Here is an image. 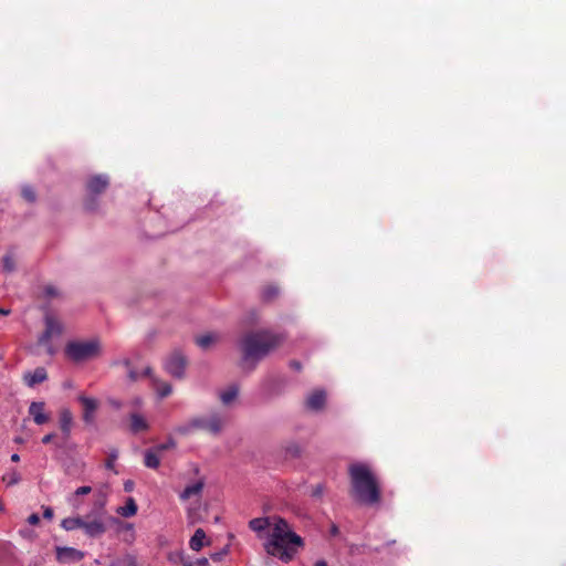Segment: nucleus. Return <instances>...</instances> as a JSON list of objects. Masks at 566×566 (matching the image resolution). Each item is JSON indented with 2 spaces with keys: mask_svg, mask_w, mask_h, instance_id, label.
<instances>
[{
  "mask_svg": "<svg viewBox=\"0 0 566 566\" xmlns=\"http://www.w3.org/2000/svg\"><path fill=\"white\" fill-rule=\"evenodd\" d=\"M124 517H130L136 514L137 505L133 497H128L126 504L117 511Z\"/></svg>",
  "mask_w": 566,
  "mask_h": 566,
  "instance_id": "5701e85b",
  "label": "nucleus"
},
{
  "mask_svg": "<svg viewBox=\"0 0 566 566\" xmlns=\"http://www.w3.org/2000/svg\"><path fill=\"white\" fill-rule=\"evenodd\" d=\"M144 464L149 469H157L160 464L159 453L155 449L145 451Z\"/></svg>",
  "mask_w": 566,
  "mask_h": 566,
  "instance_id": "6ab92c4d",
  "label": "nucleus"
},
{
  "mask_svg": "<svg viewBox=\"0 0 566 566\" xmlns=\"http://www.w3.org/2000/svg\"><path fill=\"white\" fill-rule=\"evenodd\" d=\"M2 510V505L0 504V511Z\"/></svg>",
  "mask_w": 566,
  "mask_h": 566,
  "instance_id": "4d7b16f0",
  "label": "nucleus"
},
{
  "mask_svg": "<svg viewBox=\"0 0 566 566\" xmlns=\"http://www.w3.org/2000/svg\"><path fill=\"white\" fill-rule=\"evenodd\" d=\"M72 421H73V418H72V413L70 412V410H67V409L63 410L60 415V427H61V430L63 431V433L65 434V437L70 436Z\"/></svg>",
  "mask_w": 566,
  "mask_h": 566,
  "instance_id": "aec40b11",
  "label": "nucleus"
},
{
  "mask_svg": "<svg viewBox=\"0 0 566 566\" xmlns=\"http://www.w3.org/2000/svg\"><path fill=\"white\" fill-rule=\"evenodd\" d=\"M83 525H84L83 517H67V518H64L61 523V526L65 531H74L76 528H82Z\"/></svg>",
  "mask_w": 566,
  "mask_h": 566,
  "instance_id": "b1692460",
  "label": "nucleus"
},
{
  "mask_svg": "<svg viewBox=\"0 0 566 566\" xmlns=\"http://www.w3.org/2000/svg\"><path fill=\"white\" fill-rule=\"evenodd\" d=\"M134 489V482L130 481V480H127L125 483H124V490L126 492H132Z\"/></svg>",
  "mask_w": 566,
  "mask_h": 566,
  "instance_id": "a19ab883",
  "label": "nucleus"
},
{
  "mask_svg": "<svg viewBox=\"0 0 566 566\" xmlns=\"http://www.w3.org/2000/svg\"><path fill=\"white\" fill-rule=\"evenodd\" d=\"M130 403H132V406H133V407H135V408H139V407L142 406V403H143V400H142V398L136 397V398H134V399L132 400V402H130Z\"/></svg>",
  "mask_w": 566,
  "mask_h": 566,
  "instance_id": "79ce46f5",
  "label": "nucleus"
},
{
  "mask_svg": "<svg viewBox=\"0 0 566 566\" xmlns=\"http://www.w3.org/2000/svg\"><path fill=\"white\" fill-rule=\"evenodd\" d=\"M207 559L206 558H202L199 560V565L198 566H205L207 564Z\"/></svg>",
  "mask_w": 566,
  "mask_h": 566,
  "instance_id": "864d4df0",
  "label": "nucleus"
},
{
  "mask_svg": "<svg viewBox=\"0 0 566 566\" xmlns=\"http://www.w3.org/2000/svg\"><path fill=\"white\" fill-rule=\"evenodd\" d=\"M2 480L7 483L8 486L15 485L21 481V475L12 470L3 475Z\"/></svg>",
  "mask_w": 566,
  "mask_h": 566,
  "instance_id": "cd10ccee",
  "label": "nucleus"
},
{
  "mask_svg": "<svg viewBox=\"0 0 566 566\" xmlns=\"http://www.w3.org/2000/svg\"><path fill=\"white\" fill-rule=\"evenodd\" d=\"M224 553L223 552H220V553H216L213 554L211 557H212V560L214 563H220L221 562V556L223 555Z\"/></svg>",
  "mask_w": 566,
  "mask_h": 566,
  "instance_id": "a18cd8bd",
  "label": "nucleus"
},
{
  "mask_svg": "<svg viewBox=\"0 0 566 566\" xmlns=\"http://www.w3.org/2000/svg\"><path fill=\"white\" fill-rule=\"evenodd\" d=\"M326 403V391L324 389H315L308 394L305 400V407L311 411H321Z\"/></svg>",
  "mask_w": 566,
  "mask_h": 566,
  "instance_id": "9d476101",
  "label": "nucleus"
},
{
  "mask_svg": "<svg viewBox=\"0 0 566 566\" xmlns=\"http://www.w3.org/2000/svg\"><path fill=\"white\" fill-rule=\"evenodd\" d=\"M45 329L39 337V344L48 346V353L54 354V349L50 345V340L54 336H60L63 332V326L57 318L51 314H46L44 317Z\"/></svg>",
  "mask_w": 566,
  "mask_h": 566,
  "instance_id": "0eeeda50",
  "label": "nucleus"
},
{
  "mask_svg": "<svg viewBox=\"0 0 566 566\" xmlns=\"http://www.w3.org/2000/svg\"><path fill=\"white\" fill-rule=\"evenodd\" d=\"M169 560L174 564H181V566H192L191 563L185 560L184 554L180 552L171 553Z\"/></svg>",
  "mask_w": 566,
  "mask_h": 566,
  "instance_id": "c85d7f7f",
  "label": "nucleus"
},
{
  "mask_svg": "<svg viewBox=\"0 0 566 566\" xmlns=\"http://www.w3.org/2000/svg\"><path fill=\"white\" fill-rule=\"evenodd\" d=\"M48 374L46 370L43 367H38L33 371L25 373L23 376L24 382L29 387H34L38 384L43 382L46 380Z\"/></svg>",
  "mask_w": 566,
  "mask_h": 566,
  "instance_id": "4468645a",
  "label": "nucleus"
},
{
  "mask_svg": "<svg viewBox=\"0 0 566 566\" xmlns=\"http://www.w3.org/2000/svg\"><path fill=\"white\" fill-rule=\"evenodd\" d=\"M283 340V335L269 329L245 333L238 343L241 350L240 366L252 371L259 361L275 349Z\"/></svg>",
  "mask_w": 566,
  "mask_h": 566,
  "instance_id": "f03ea898",
  "label": "nucleus"
},
{
  "mask_svg": "<svg viewBox=\"0 0 566 566\" xmlns=\"http://www.w3.org/2000/svg\"><path fill=\"white\" fill-rule=\"evenodd\" d=\"M29 413L32 416L36 424H43L48 421V416L44 413V403L33 401L29 407Z\"/></svg>",
  "mask_w": 566,
  "mask_h": 566,
  "instance_id": "dca6fc26",
  "label": "nucleus"
},
{
  "mask_svg": "<svg viewBox=\"0 0 566 566\" xmlns=\"http://www.w3.org/2000/svg\"><path fill=\"white\" fill-rule=\"evenodd\" d=\"M32 533H33V532H32V531H30V530H21V531H20V534H21L23 537H25V538L31 537V536H32Z\"/></svg>",
  "mask_w": 566,
  "mask_h": 566,
  "instance_id": "de8ad7c7",
  "label": "nucleus"
},
{
  "mask_svg": "<svg viewBox=\"0 0 566 566\" xmlns=\"http://www.w3.org/2000/svg\"><path fill=\"white\" fill-rule=\"evenodd\" d=\"M53 515H54L53 510L50 506L44 507V510H43V517L44 518L52 520Z\"/></svg>",
  "mask_w": 566,
  "mask_h": 566,
  "instance_id": "e433bc0d",
  "label": "nucleus"
},
{
  "mask_svg": "<svg viewBox=\"0 0 566 566\" xmlns=\"http://www.w3.org/2000/svg\"><path fill=\"white\" fill-rule=\"evenodd\" d=\"M348 473L355 497L364 504H375L380 500V488L377 478L366 463H353Z\"/></svg>",
  "mask_w": 566,
  "mask_h": 566,
  "instance_id": "7ed1b4c3",
  "label": "nucleus"
},
{
  "mask_svg": "<svg viewBox=\"0 0 566 566\" xmlns=\"http://www.w3.org/2000/svg\"><path fill=\"white\" fill-rule=\"evenodd\" d=\"M249 527L262 537L270 530L263 544L268 555L289 564L304 546V539L293 532L289 522L280 516L255 517L249 522Z\"/></svg>",
  "mask_w": 566,
  "mask_h": 566,
  "instance_id": "f257e3e1",
  "label": "nucleus"
},
{
  "mask_svg": "<svg viewBox=\"0 0 566 566\" xmlns=\"http://www.w3.org/2000/svg\"><path fill=\"white\" fill-rule=\"evenodd\" d=\"M53 438H54L53 433L45 434L42 438V443L48 444V443H50L53 440Z\"/></svg>",
  "mask_w": 566,
  "mask_h": 566,
  "instance_id": "37998d69",
  "label": "nucleus"
},
{
  "mask_svg": "<svg viewBox=\"0 0 566 566\" xmlns=\"http://www.w3.org/2000/svg\"><path fill=\"white\" fill-rule=\"evenodd\" d=\"M84 554L73 547H57L56 559L61 564H74L82 560Z\"/></svg>",
  "mask_w": 566,
  "mask_h": 566,
  "instance_id": "9b49d317",
  "label": "nucleus"
},
{
  "mask_svg": "<svg viewBox=\"0 0 566 566\" xmlns=\"http://www.w3.org/2000/svg\"><path fill=\"white\" fill-rule=\"evenodd\" d=\"M206 538V533L202 528L196 530L193 536L190 538L189 545L193 551H200L203 546V541Z\"/></svg>",
  "mask_w": 566,
  "mask_h": 566,
  "instance_id": "4be33fe9",
  "label": "nucleus"
},
{
  "mask_svg": "<svg viewBox=\"0 0 566 566\" xmlns=\"http://www.w3.org/2000/svg\"><path fill=\"white\" fill-rule=\"evenodd\" d=\"M154 384L155 389L160 398L168 397L172 391V388L168 382L154 379Z\"/></svg>",
  "mask_w": 566,
  "mask_h": 566,
  "instance_id": "a878e982",
  "label": "nucleus"
},
{
  "mask_svg": "<svg viewBox=\"0 0 566 566\" xmlns=\"http://www.w3.org/2000/svg\"><path fill=\"white\" fill-rule=\"evenodd\" d=\"M114 365H123L127 370L130 369V360L128 358H124L122 360L114 361Z\"/></svg>",
  "mask_w": 566,
  "mask_h": 566,
  "instance_id": "4c0bfd02",
  "label": "nucleus"
},
{
  "mask_svg": "<svg viewBox=\"0 0 566 566\" xmlns=\"http://www.w3.org/2000/svg\"><path fill=\"white\" fill-rule=\"evenodd\" d=\"M109 403H111V406H113L116 409H120L122 408V402L118 401V400L109 399Z\"/></svg>",
  "mask_w": 566,
  "mask_h": 566,
  "instance_id": "49530a36",
  "label": "nucleus"
},
{
  "mask_svg": "<svg viewBox=\"0 0 566 566\" xmlns=\"http://www.w3.org/2000/svg\"><path fill=\"white\" fill-rule=\"evenodd\" d=\"M290 366L291 368L295 369V370H301L302 366H301V363L300 361H296V360H292L290 363Z\"/></svg>",
  "mask_w": 566,
  "mask_h": 566,
  "instance_id": "c03bdc74",
  "label": "nucleus"
},
{
  "mask_svg": "<svg viewBox=\"0 0 566 566\" xmlns=\"http://www.w3.org/2000/svg\"><path fill=\"white\" fill-rule=\"evenodd\" d=\"M66 472H67L69 474H73V470H72L71 468H69V469L66 470Z\"/></svg>",
  "mask_w": 566,
  "mask_h": 566,
  "instance_id": "6e6d98bb",
  "label": "nucleus"
},
{
  "mask_svg": "<svg viewBox=\"0 0 566 566\" xmlns=\"http://www.w3.org/2000/svg\"><path fill=\"white\" fill-rule=\"evenodd\" d=\"M143 375L144 376H147V377H151V368L150 367H146L143 371Z\"/></svg>",
  "mask_w": 566,
  "mask_h": 566,
  "instance_id": "09e8293b",
  "label": "nucleus"
},
{
  "mask_svg": "<svg viewBox=\"0 0 566 566\" xmlns=\"http://www.w3.org/2000/svg\"><path fill=\"white\" fill-rule=\"evenodd\" d=\"M277 294H279V290L276 286H273V285L266 286L263 290V298L266 301L274 298Z\"/></svg>",
  "mask_w": 566,
  "mask_h": 566,
  "instance_id": "473e14b6",
  "label": "nucleus"
},
{
  "mask_svg": "<svg viewBox=\"0 0 566 566\" xmlns=\"http://www.w3.org/2000/svg\"><path fill=\"white\" fill-rule=\"evenodd\" d=\"M239 385L231 384L227 388L219 391V399L226 407L232 405L239 396Z\"/></svg>",
  "mask_w": 566,
  "mask_h": 566,
  "instance_id": "ddd939ff",
  "label": "nucleus"
},
{
  "mask_svg": "<svg viewBox=\"0 0 566 566\" xmlns=\"http://www.w3.org/2000/svg\"><path fill=\"white\" fill-rule=\"evenodd\" d=\"M78 401L83 406V420L85 423L91 424L95 420V411L98 408V401L95 398L85 395L78 396Z\"/></svg>",
  "mask_w": 566,
  "mask_h": 566,
  "instance_id": "1a4fd4ad",
  "label": "nucleus"
},
{
  "mask_svg": "<svg viewBox=\"0 0 566 566\" xmlns=\"http://www.w3.org/2000/svg\"><path fill=\"white\" fill-rule=\"evenodd\" d=\"M324 493V488L322 484H317L313 488L311 495L313 497H321Z\"/></svg>",
  "mask_w": 566,
  "mask_h": 566,
  "instance_id": "72a5a7b5",
  "label": "nucleus"
},
{
  "mask_svg": "<svg viewBox=\"0 0 566 566\" xmlns=\"http://www.w3.org/2000/svg\"><path fill=\"white\" fill-rule=\"evenodd\" d=\"M174 448H176V441L171 437H169L165 443L158 444L154 449L158 453H163V452H165L169 449H174Z\"/></svg>",
  "mask_w": 566,
  "mask_h": 566,
  "instance_id": "c756f323",
  "label": "nucleus"
},
{
  "mask_svg": "<svg viewBox=\"0 0 566 566\" xmlns=\"http://www.w3.org/2000/svg\"><path fill=\"white\" fill-rule=\"evenodd\" d=\"M44 296L48 298H55L61 296L60 290L54 285H46L43 290Z\"/></svg>",
  "mask_w": 566,
  "mask_h": 566,
  "instance_id": "7c9ffc66",
  "label": "nucleus"
},
{
  "mask_svg": "<svg viewBox=\"0 0 566 566\" xmlns=\"http://www.w3.org/2000/svg\"><path fill=\"white\" fill-rule=\"evenodd\" d=\"M105 505V499L104 496H101L96 502H95V507L98 510V511H102L103 507Z\"/></svg>",
  "mask_w": 566,
  "mask_h": 566,
  "instance_id": "ea45409f",
  "label": "nucleus"
},
{
  "mask_svg": "<svg viewBox=\"0 0 566 566\" xmlns=\"http://www.w3.org/2000/svg\"><path fill=\"white\" fill-rule=\"evenodd\" d=\"M128 378L132 380V381H136L138 378H139V374L134 370L133 368L128 369Z\"/></svg>",
  "mask_w": 566,
  "mask_h": 566,
  "instance_id": "58836bf2",
  "label": "nucleus"
},
{
  "mask_svg": "<svg viewBox=\"0 0 566 566\" xmlns=\"http://www.w3.org/2000/svg\"><path fill=\"white\" fill-rule=\"evenodd\" d=\"M205 486L203 480H199L195 483H191L185 488V490L180 493V499L182 501H187L192 496H198L201 494Z\"/></svg>",
  "mask_w": 566,
  "mask_h": 566,
  "instance_id": "f3484780",
  "label": "nucleus"
},
{
  "mask_svg": "<svg viewBox=\"0 0 566 566\" xmlns=\"http://www.w3.org/2000/svg\"><path fill=\"white\" fill-rule=\"evenodd\" d=\"M19 460H20V457H19V454H18V453H13V454L11 455V461H13V462H18Z\"/></svg>",
  "mask_w": 566,
  "mask_h": 566,
  "instance_id": "8fccbe9b",
  "label": "nucleus"
},
{
  "mask_svg": "<svg viewBox=\"0 0 566 566\" xmlns=\"http://www.w3.org/2000/svg\"><path fill=\"white\" fill-rule=\"evenodd\" d=\"M314 566H327L324 560H317Z\"/></svg>",
  "mask_w": 566,
  "mask_h": 566,
  "instance_id": "3c124183",
  "label": "nucleus"
},
{
  "mask_svg": "<svg viewBox=\"0 0 566 566\" xmlns=\"http://www.w3.org/2000/svg\"><path fill=\"white\" fill-rule=\"evenodd\" d=\"M226 416L219 411H212L207 416H196L174 428V433L187 437L198 430H205L212 436H218L226 424Z\"/></svg>",
  "mask_w": 566,
  "mask_h": 566,
  "instance_id": "20e7f679",
  "label": "nucleus"
},
{
  "mask_svg": "<svg viewBox=\"0 0 566 566\" xmlns=\"http://www.w3.org/2000/svg\"><path fill=\"white\" fill-rule=\"evenodd\" d=\"M109 186V177L106 174H96L87 177L85 182V195L83 199L84 209L88 212H96L101 207V197Z\"/></svg>",
  "mask_w": 566,
  "mask_h": 566,
  "instance_id": "39448f33",
  "label": "nucleus"
},
{
  "mask_svg": "<svg viewBox=\"0 0 566 566\" xmlns=\"http://www.w3.org/2000/svg\"><path fill=\"white\" fill-rule=\"evenodd\" d=\"M90 516L84 518V525L82 526L84 533L90 537H97L106 532V526L101 518H93L88 521Z\"/></svg>",
  "mask_w": 566,
  "mask_h": 566,
  "instance_id": "f8f14e48",
  "label": "nucleus"
},
{
  "mask_svg": "<svg viewBox=\"0 0 566 566\" xmlns=\"http://www.w3.org/2000/svg\"><path fill=\"white\" fill-rule=\"evenodd\" d=\"M21 195H22L23 199L30 203H33L36 200V193L31 186H28V185L23 186L21 189Z\"/></svg>",
  "mask_w": 566,
  "mask_h": 566,
  "instance_id": "bb28decb",
  "label": "nucleus"
},
{
  "mask_svg": "<svg viewBox=\"0 0 566 566\" xmlns=\"http://www.w3.org/2000/svg\"><path fill=\"white\" fill-rule=\"evenodd\" d=\"M0 314H2V315H8V314H9V311L3 310V308H0Z\"/></svg>",
  "mask_w": 566,
  "mask_h": 566,
  "instance_id": "5fc2aeb1",
  "label": "nucleus"
},
{
  "mask_svg": "<svg viewBox=\"0 0 566 566\" xmlns=\"http://www.w3.org/2000/svg\"><path fill=\"white\" fill-rule=\"evenodd\" d=\"M117 457H118V451L116 449H112L108 452V458H107V460L105 462V468L108 469V470H113L114 469V463L117 460Z\"/></svg>",
  "mask_w": 566,
  "mask_h": 566,
  "instance_id": "2f4dec72",
  "label": "nucleus"
},
{
  "mask_svg": "<svg viewBox=\"0 0 566 566\" xmlns=\"http://www.w3.org/2000/svg\"><path fill=\"white\" fill-rule=\"evenodd\" d=\"M28 523L30 525H38L40 523V516L36 513L31 514L28 517Z\"/></svg>",
  "mask_w": 566,
  "mask_h": 566,
  "instance_id": "c9c22d12",
  "label": "nucleus"
},
{
  "mask_svg": "<svg viewBox=\"0 0 566 566\" xmlns=\"http://www.w3.org/2000/svg\"><path fill=\"white\" fill-rule=\"evenodd\" d=\"M220 340V334L216 332H210L207 334H203L201 336H198L196 338V344L203 350L210 348L213 344L218 343Z\"/></svg>",
  "mask_w": 566,
  "mask_h": 566,
  "instance_id": "a211bd4d",
  "label": "nucleus"
},
{
  "mask_svg": "<svg viewBox=\"0 0 566 566\" xmlns=\"http://www.w3.org/2000/svg\"><path fill=\"white\" fill-rule=\"evenodd\" d=\"M284 452L287 458H300L303 452V447L297 441H289L284 447Z\"/></svg>",
  "mask_w": 566,
  "mask_h": 566,
  "instance_id": "412c9836",
  "label": "nucleus"
},
{
  "mask_svg": "<svg viewBox=\"0 0 566 566\" xmlns=\"http://www.w3.org/2000/svg\"><path fill=\"white\" fill-rule=\"evenodd\" d=\"M64 352L71 360L81 363L98 357L102 352V346L97 338L72 340L66 344Z\"/></svg>",
  "mask_w": 566,
  "mask_h": 566,
  "instance_id": "423d86ee",
  "label": "nucleus"
},
{
  "mask_svg": "<svg viewBox=\"0 0 566 566\" xmlns=\"http://www.w3.org/2000/svg\"><path fill=\"white\" fill-rule=\"evenodd\" d=\"M17 269V262L14 254L12 252H8L2 259V270L6 273H12Z\"/></svg>",
  "mask_w": 566,
  "mask_h": 566,
  "instance_id": "393cba45",
  "label": "nucleus"
},
{
  "mask_svg": "<svg viewBox=\"0 0 566 566\" xmlns=\"http://www.w3.org/2000/svg\"><path fill=\"white\" fill-rule=\"evenodd\" d=\"M165 367L170 375L181 378L185 374L186 358L180 352H175L166 360Z\"/></svg>",
  "mask_w": 566,
  "mask_h": 566,
  "instance_id": "6e6552de",
  "label": "nucleus"
},
{
  "mask_svg": "<svg viewBox=\"0 0 566 566\" xmlns=\"http://www.w3.org/2000/svg\"><path fill=\"white\" fill-rule=\"evenodd\" d=\"M337 533H338V528H337V526H336V525H333V526H332V534H333V535H336Z\"/></svg>",
  "mask_w": 566,
  "mask_h": 566,
  "instance_id": "603ef678",
  "label": "nucleus"
},
{
  "mask_svg": "<svg viewBox=\"0 0 566 566\" xmlns=\"http://www.w3.org/2000/svg\"><path fill=\"white\" fill-rule=\"evenodd\" d=\"M92 489L91 486H87V485H84V486H80L76 489L75 491V495H86L88 493H91Z\"/></svg>",
  "mask_w": 566,
  "mask_h": 566,
  "instance_id": "f704fd0d",
  "label": "nucleus"
},
{
  "mask_svg": "<svg viewBox=\"0 0 566 566\" xmlns=\"http://www.w3.org/2000/svg\"><path fill=\"white\" fill-rule=\"evenodd\" d=\"M129 430L132 433L136 434L143 431H147L149 429V423L144 416L134 412L129 416Z\"/></svg>",
  "mask_w": 566,
  "mask_h": 566,
  "instance_id": "2eb2a0df",
  "label": "nucleus"
}]
</instances>
